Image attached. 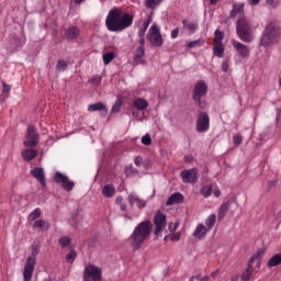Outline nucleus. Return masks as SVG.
Listing matches in <instances>:
<instances>
[{"label":"nucleus","mask_w":281,"mask_h":281,"mask_svg":"<svg viewBox=\"0 0 281 281\" xmlns=\"http://www.w3.org/2000/svg\"><path fill=\"white\" fill-rule=\"evenodd\" d=\"M142 144L144 146H150V144H153V138L150 137V134H145L143 137H142Z\"/></svg>","instance_id":"nucleus-48"},{"label":"nucleus","mask_w":281,"mask_h":281,"mask_svg":"<svg viewBox=\"0 0 281 281\" xmlns=\"http://www.w3.org/2000/svg\"><path fill=\"white\" fill-rule=\"evenodd\" d=\"M102 195L105 199H112V196H115V186L111 184H105L102 188Z\"/></svg>","instance_id":"nucleus-27"},{"label":"nucleus","mask_w":281,"mask_h":281,"mask_svg":"<svg viewBox=\"0 0 281 281\" xmlns=\"http://www.w3.org/2000/svg\"><path fill=\"white\" fill-rule=\"evenodd\" d=\"M182 25L189 31V34H194L199 30V23L188 22V20H182Z\"/></svg>","instance_id":"nucleus-30"},{"label":"nucleus","mask_w":281,"mask_h":281,"mask_svg":"<svg viewBox=\"0 0 281 281\" xmlns=\"http://www.w3.org/2000/svg\"><path fill=\"white\" fill-rule=\"evenodd\" d=\"M36 155H38V150H36L35 148H27L21 153L24 161H32L36 157Z\"/></svg>","instance_id":"nucleus-20"},{"label":"nucleus","mask_w":281,"mask_h":281,"mask_svg":"<svg viewBox=\"0 0 281 281\" xmlns=\"http://www.w3.org/2000/svg\"><path fill=\"white\" fill-rule=\"evenodd\" d=\"M34 267H36V262L34 261H26L24 266V272H23V281H31L32 276L34 273Z\"/></svg>","instance_id":"nucleus-14"},{"label":"nucleus","mask_w":281,"mask_h":281,"mask_svg":"<svg viewBox=\"0 0 281 281\" xmlns=\"http://www.w3.org/2000/svg\"><path fill=\"white\" fill-rule=\"evenodd\" d=\"M58 243L60 247L65 249V247H69V245H71V238H69L68 236H61L59 237Z\"/></svg>","instance_id":"nucleus-43"},{"label":"nucleus","mask_w":281,"mask_h":281,"mask_svg":"<svg viewBox=\"0 0 281 281\" xmlns=\"http://www.w3.org/2000/svg\"><path fill=\"white\" fill-rule=\"evenodd\" d=\"M265 248H261L259 250L256 251L255 255L251 256V258L248 261V269H254V262L256 261V259L258 260V266H260V260H262V256H265Z\"/></svg>","instance_id":"nucleus-18"},{"label":"nucleus","mask_w":281,"mask_h":281,"mask_svg":"<svg viewBox=\"0 0 281 281\" xmlns=\"http://www.w3.org/2000/svg\"><path fill=\"white\" fill-rule=\"evenodd\" d=\"M212 192H214V187H212V184L204 186L201 189V194H202V196H204V199L212 196Z\"/></svg>","instance_id":"nucleus-36"},{"label":"nucleus","mask_w":281,"mask_h":281,"mask_svg":"<svg viewBox=\"0 0 281 281\" xmlns=\"http://www.w3.org/2000/svg\"><path fill=\"white\" fill-rule=\"evenodd\" d=\"M179 36V27L171 31V38H177Z\"/></svg>","instance_id":"nucleus-60"},{"label":"nucleus","mask_w":281,"mask_h":281,"mask_svg":"<svg viewBox=\"0 0 281 281\" xmlns=\"http://www.w3.org/2000/svg\"><path fill=\"white\" fill-rule=\"evenodd\" d=\"M237 14L245 16V4H233V9L229 12L231 19H236Z\"/></svg>","instance_id":"nucleus-25"},{"label":"nucleus","mask_w":281,"mask_h":281,"mask_svg":"<svg viewBox=\"0 0 281 281\" xmlns=\"http://www.w3.org/2000/svg\"><path fill=\"white\" fill-rule=\"evenodd\" d=\"M88 111L90 112L104 111V113H106L108 110H106V104L102 102H97L88 105Z\"/></svg>","instance_id":"nucleus-31"},{"label":"nucleus","mask_w":281,"mask_h":281,"mask_svg":"<svg viewBox=\"0 0 281 281\" xmlns=\"http://www.w3.org/2000/svg\"><path fill=\"white\" fill-rule=\"evenodd\" d=\"M225 55V46L223 43H213V56L216 58H223Z\"/></svg>","instance_id":"nucleus-26"},{"label":"nucleus","mask_w":281,"mask_h":281,"mask_svg":"<svg viewBox=\"0 0 281 281\" xmlns=\"http://www.w3.org/2000/svg\"><path fill=\"white\" fill-rule=\"evenodd\" d=\"M98 239H99V236H98V235H93V236L90 238V241H89V244H88V247H92V248L98 247Z\"/></svg>","instance_id":"nucleus-51"},{"label":"nucleus","mask_w":281,"mask_h":281,"mask_svg":"<svg viewBox=\"0 0 281 281\" xmlns=\"http://www.w3.org/2000/svg\"><path fill=\"white\" fill-rule=\"evenodd\" d=\"M195 131L198 133H207L210 131V114L200 111L195 122Z\"/></svg>","instance_id":"nucleus-8"},{"label":"nucleus","mask_w":281,"mask_h":281,"mask_svg":"<svg viewBox=\"0 0 281 281\" xmlns=\"http://www.w3.org/2000/svg\"><path fill=\"white\" fill-rule=\"evenodd\" d=\"M236 34L243 43H251L254 41L251 23L247 21L245 15H240L236 21Z\"/></svg>","instance_id":"nucleus-4"},{"label":"nucleus","mask_w":281,"mask_h":281,"mask_svg":"<svg viewBox=\"0 0 281 281\" xmlns=\"http://www.w3.org/2000/svg\"><path fill=\"white\" fill-rule=\"evenodd\" d=\"M281 32L280 26L276 22H270L266 25L260 37L261 47H271L272 43H278Z\"/></svg>","instance_id":"nucleus-3"},{"label":"nucleus","mask_w":281,"mask_h":281,"mask_svg":"<svg viewBox=\"0 0 281 281\" xmlns=\"http://www.w3.org/2000/svg\"><path fill=\"white\" fill-rule=\"evenodd\" d=\"M279 265H281V254L272 256L267 263L270 268L278 267Z\"/></svg>","instance_id":"nucleus-33"},{"label":"nucleus","mask_w":281,"mask_h":281,"mask_svg":"<svg viewBox=\"0 0 281 281\" xmlns=\"http://www.w3.org/2000/svg\"><path fill=\"white\" fill-rule=\"evenodd\" d=\"M223 38H225V34L221 30H215L213 43H223Z\"/></svg>","instance_id":"nucleus-42"},{"label":"nucleus","mask_w":281,"mask_h":281,"mask_svg":"<svg viewBox=\"0 0 281 281\" xmlns=\"http://www.w3.org/2000/svg\"><path fill=\"white\" fill-rule=\"evenodd\" d=\"M164 0H145V7L147 10H155L159 3H161Z\"/></svg>","instance_id":"nucleus-37"},{"label":"nucleus","mask_w":281,"mask_h":281,"mask_svg":"<svg viewBox=\"0 0 281 281\" xmlns=\"http://www.w3.org/2000/svg\"><path fill=\"white\" fill-rule=\"evenodd\" d=\"M167 223L168 221H167L166 214H164V212L161 211H157L154 216V225H155L154 235L156 236V238H159V236H161L160 232H164V229H166Z\"/></svg>","instance_id":"nucleus-9"},{"label":"nucleus","mask_w":281,"mask_h":281,"mask_svg":"<svg viewBox=\"0 0 281 281\" xmlns=\"http://www.w3.org/2000/svg\"><path fill=\"white\" fill-rule=\"evenodd\" d=\"M233 144L238 147L243 144V135L236 134L233 136Z\"/></svg>","instance_id":"nucleus-50"},{"label":"nucleus","mask_w":281,"mask_h":281,"mask_svg":"<svg viewBox=\"0 0 281 281\" xmlns=\"http://www.w3.org/2000/svg\"><path fill=\"white\" fill-rule=\"evenodd\" d=\"M186 161H188V164H190V162L194 161V157H192V156H187V157H186Z\"/></svg>","instance_id":"nucleus-64"},{"label":"nucleus","mask_w":281,"mask_h":281,"mask_svg":"<svg viewBox=\"0 0 281 281\" xmlns=\"http://www.w3.org/2000/svg\"><path fill=\"white\" fill-rule=\"evenodd\" d=\"M41 252V244L38 241H34L31 248V256L26 261L36 262V255Z\"/></svg>","instance_id":"nucleus-22"},{"label":"nucleus","mask_w":281,"mask_h":281,"mask_svg":"<svg viewBox=\"0 0 281 281\" xmlns=\"http://www.w3.org/2000/svg\"><path fill=\"white\" fill-rule=\"evenodd\" d=\"M103 58V65H110V63H113V59L115 58V53L110 52V53H105L102 56Z\"/></svg>","instance_id":"nucleus-39"},{"label":"nucleus","mask_w":281,"mask_h":281,"mask_svg":"<svg viewBox=\"0 0 281 281\" xmlns=\"http://www.w3.org/2000/svg\"><path fill=\"white\" fill-rule=\"evenodd\" d=\"M138 43H139V45L137 47L144 49V47L146 45V38L145 37H139Z\"/></svg>","instance_id":"nucleus-59"},{"label":"nucleus","mask_w":281,"mask_h":281,"mask_svg":"<svg viewBox=\"0 0 281 281\" xmlns=\"http://www.w3.org/2000/svg\"><path fill=\"white\" fill-rule=\"evenodd\" d=\"M240 280V274H234L232 278H231V281H238Z\"/></svg>","instance_id":"nucleus-63"},{"label":"nucleus","mask_w":281,"mask_h":281,"mask_svg":"<svg viewBox=\"0 0 281 281\" xmlns=\"http://www.w3.org/2000/svg\"><path fill=\"white\" fill-rule=\"evenodd\" d=\"M76 258H78V251L71 248L66 255V262H68V265H74V262L76 261Z\"/></svg>","instance_id":"nucleus-32"},{"label":"nucleus","mask_w":281,"mask_h":281,"mask_svg":"<svg viewBox=\"0 0 281 281\" xmlns=\"http://www.w3.org/2000/svg\"><path fill=\"white\" fill-rule=\"evenodd\" d=\"M101 280H102L101 268L93 265H88L85 267L83 281H101Z\"/></svg>","instance_id":"nucleus-7"},{"label":"nucleus","mask_w":281,"mask_h":281,"mask_svg":"<svg viewBox=\"0 0 281 281\" xmlns=\"http://www.w3.org/2000/svg\"><path fill=\"white\" fill-rule=\"evenodd\" d=\"M171 240H172L173 243H177V241L181 240V235L176 234V235L171 236Z\"/></svg>","instance_id":"nucleus-62"},{"label":"nucleus","mask_w":281,"mask_h":281,"mask_svg":"<svg viewBox=\"0 0 281 281\" xmlns=\"http://www.w3.org/2000/svg\"><path fill=\"white\" fill-rule=\"evenodd\" d=\"M41 214H42L41 209L40 207L35 209L33 212L29 214V221H35V222L38 221V218H41Z\"/></svg>","instance_id":"nucleus-40"},{"label":"nucleus","mask_w":281,"mask_h":281,"mask_svg":"<svg viewBox=\"0 0 281 281\" xmlns=\"http://www.w3.org/2000/svg\"><path fill=\"white\" fill-rule=\"evenodd\" d=\"M207 232H210L205 225L203 224H198V226L195 227L194 232H193V236L194 238H198L199 240H203V238H205V236H207Z\"/></svg>","instance_id":"nucleus-17"},{"label":"nucleus","mask_w":281,"mask_h":281,"mask_svg":"<svg viewBox=\"0 0 281 281\" xmlns=\"http://www.w3.org/2000/svg\"><path fill=\"white\" fill-rule=\"evenodd\" d=\"M67 67H69V64L64 59H59L56 64V71H67Z\"/></svg>","instance_id":"nucleus-41"},{"label":"nucleus","mask_w":281,"mask_h":281,"mask_svg":"<svg viewBox=\"0 0 281 281\" xmlns=\"http://www.w3.org/2000/svg\"><path fill=\"white\" fill-rule=\"evenodd\" d=\"M153 14H154V12L151 11L150 14L148 15V18L143 22V27L145 30H148V25H150L153 23Z\"/></svg>","instance_id":"nucleus-52"},{"label":"nucleus","mask_w":281,"mask_h":281,"mask_svg":"<svg viewBox=\"0 0 281 281\" xmlns=\"http://www.w3.org/2000/svg\"><path fill=\"white\" fill-rule=\"evenodd\" d=\"M205 225L209 232H212V228L214 225H216V214H211L206 220H205Z\"/></svg>","instance_id":"nucleus-35"},{"label":"nucleus","mask_w":281,"mask_h":281,"mask_svg":"<svg viewBox=\"0 0 281 281\" xmlns=\"http://www.w3.org/2000/svg\"><path fill=\"white\" fill-rule=\"evenodd\" d=\"M277 183H278V180L270 181L268 183L267 192H271V190H273V188H276Z\"/></svg>","instance_id":"nucleus-57"},{"label":"nucleus","mask_w":281,"mask_h":281,"mask_svg":"<svg viewBox=\"0 0 281 281\" xmlns=\"http://www.w3.org/2000/svg\"><path fill=\"white\" fill-rule=\"evenodd\" d=\"M161 34V31L159 30V26H157V24H153L149 29V34L148 36H156Z\"/></svg>","instance_id":"nucleus-47"},{"label":"nucleus","mask_w":281,"mask_h":281,"mask_svg":"<svg viewBox=\"0 0 281 281\" xmlns=\"http://www.w3.org/2000/svg\"><path fill=\"white\" fill-rule=\"evenodd\" d=\"M127 199H128L130 205H131L132 207L134 206V204H136L137 207H139V210L146 207V201L139 199V198H138L137 195H135V194H132V193H131Z\"/></svg>","instance_id":"nucleus-19"},{"label":"nucleus","mask_w":281,"mask_h":281,"mask_svg":"<svg viewBox=\"0 0 281 281\" xmlns=\"http://www.w3.org/2000/svg\"><path fill=\"white\" fill-rule=\"evenodd\" d=\"M251 276H254V269L246 268L241 273V281H249L251 280Z\"/></svg>","instance_id":"nucleus-38"},{"label":"nucleus","mask_w":281,"mask_h":281,"mask_svg":"<svg viewBox=\"0 0 281 281\" xmlns=\"http://www.w3.org/2000/svg\"><path fill=\"white\" fill-rule=\"evenodd\" d=\"M148 29H144V26H142L139 30H138V38H144V36H146V31Z\"/></svg>","instance_id":"nucleus-58"},{"label":"nucleus","mask_w":281,"mask_h":281,"mask_svg":"<svg viewBox=\"0 0 281 281\" xmlns=\"http://www.w3.org/2000/svg\"><path fill=\"white\" fill-rule=\"evenodd\" d=\"M115 203L116 205H122L124 203V198L122 195L116 196Z\"/></svg>","instance_id":"nucleus-61"},{"label":"nucleus","mask_w":281,"mask_h":281,"mask_svg":"<svg viewBox=\"0 0 281 281\" xmlns=\"http://www.w3.org/2000/svg\"><path fill=\"white\" fill-rule=\"evenodd\" d=\"M147 38L153 47H161V45H164V37L161 34L147 35Z\"/></svg>","instance_id":"nucleus-23"},{"label":"nucleus","mask_w":281,"mask_h":281,"mask_svg":"<svg viewBox=\"0 0 281 281\" xmlns=\"http://www.w3.org/2000/svg\"><path fill=\"white\" fill-rule=\"evenodd\" d=\"M144 56H146V50L144 48L137 47L133 58L134 65H146Z\"/></svg>","instance_id":"nucleus-16"},{"label":"nucleus","mask_w":281,"mask_h":281,"mask_svg":"<svg viewBox=\"0 0 281 281\" xmlns=\"http://www.w3.org/2000/svg\"><path fill=\"white\" fill-rule=\"evenodd\" d=\"M88 82L91 85H95V87H100L102 85V76L94 75L88 80Z\"/></svg>","instance_id":"nucleus-44"},{"label":"nucleus","mask_w":281,"mask_h":281,"mask_svg":"<svg viewBox=\"0 0 281 281\" xmlns=\"http://www.w3.org/2000/svg\"><path fill=\"white\" fill-rule=\"evenodd\" d=\"M192 100L201 110H205V106H207V103L205 102V100H202V98L196 97V98H192Z\"/></svg>","instance_id":"nucleus-45"},{"label":"nucleus","mask_w":281,"mask_h":281,"mask_svg":"<svg viewBox=\"0 0 281 281\" xmlns=\"http://www.w3.org/2000/svg\"><path fill=\"white\" fill-rule=\"evenodd\" d=\"M134 14L122 11L121 8H113L109 11L105 19V27L109 32H124L133 25Z\"/></svg>","instance_id":"nucleus-1"},{"label":"nucleus","mask_w":281,"mask_h":281,"mask_svg":"<svg viewBox=\"0 0 281 281\" xmlns=\"http://www.w3.org/2000/svg\"><path fill=\"white\" fill-rule=\"evenodd\" d=\"M53 180L57 183V186H60L63 190H65L66 192H71V190L76 188V182H74V180H70L69 176L64 175L60 171L55 172Z\"/></svg>","instance_id":"nucleus-6"},{"label":"nucleus","mask_w":281,"mask_h":281,"mask_svg":"<svg viewBox=\"0 0 281 281\" xmlns=\"http://www.w3.org/2000/svg\"><path fill=\"white\" fill-rule=\"evenodd\" d=\"M135 166L139 167L142 164H144V158L142 156H136L134 159Z\"/></svg>","instance_id":"nucleus-55"},{"label":"nucleus","mask_w":281,"mask_h":281,"mask_svg":"<svg viewBox=\"0 0 281 281\" xmlns=\"http://www.w3.org/2000/svg\"><path fill=\"white\" fill-rule=\"evenodd\" d=\"M133 106L136 108L137 111H146L148 109V101L143 98H138L134 100Z\"/></svg>","instance_id":"nucleus-29"},{"label":"nucleus","mask_w":281,"mask_h":281,"mask_svg":"<svg viewBox=\"0 0 281 281\" xmlns=\"http://www.w3.org/2000/svg\"><path fill=\"white\" fill-rule=\"evenodd\" d=\"M34 229H38V232H48L50 224L45 220H37L33 223Z\"/></svg>","instance_id":"nucleus-21"},{"label":"nucleus","mask_w":281,"mask_h":281,"mask_svg":"<svg viewBox=\"0 0 281 281\" xmlns=\"http://www.w3.org/2000/svg\"><path fill=\"white\" fill-rule=\"evenodd\" d=\"M203 43H205V41L203 40H195L192 41L188 44L189 49H194V47H201V45H203Z\"/></svg>","instance_id":"nucleus-46"},{"label":"nucleus","mask_w":281,"mask_h":281,"mask_svg":"<svg viewBox=\"0 0 281 281\" xmlns=\"http://www.w3.org/2000/svg\"><path fill=\"white\" fill-rule=\"evenodd\" d=\"M122 104H123L122 95H117L111 109V113H120V111H122Z\"/></svg>","instance_id":"nucleus-34"},{"label":"nucleus","mask_w":281,"mask_h":281,"mask_svg":"<svg viewBox=\"0 0 281 281\" xmlns=\"http://www.w3.org/2000/svg\"><path fill=\"white\" fill-rule=\"evenodd\" d=\"M168 227H169L170 234H175V232H177V227H179V224L169 223Z\"/></svg>","instance_id":"nucleus-56"},{"label":"nucleus","mask_w":281,"mask_h":281,"mask_svg":"<svg viewBox=\"0 0 281 281\" xmlns=\"http://www.w3.org/2000/svg\"><path fill=\"white\" fill-rule=\"evenodd\" d=\"M205 95H207V83L204 80H199L193 88L192 98H205Z\"/></svg>","instance_id":"nucleus-11"},{"label":"nucleus","mask_w":281,"mask_h":281,"mask_svg":"<svg viewBox=\"0 0 281 281\" xmlns=\"http://www.w3.org/2000/svg\"><path fill=\"white\" fill-rule=\"evenodd\" d=\"M1 83H2V93L9 94L10 91H12V86L7 85V82L3 80L1 81Z\"/></svg>","instance_id":"nucleus-53"},{"label":"nucleus","mask_w":281,"mask_h":281,"mask_svg":"<svg viewBox=\"0 0 281 281\" xmlns=\"http://www.w3.org/2000/svg\"><path fill=\"white\" fill-rule=\"evenodd\" d=\"M153 234V222L150 220H145L138 223L132 235L128 237V243L134 251H139L144 247V243L150 238Z\"/></svg>","instance_id":"nucleus-2"},{"label":"nucleus","mask_w":281,"mask_h":281,"mask_svg":"<svg viewBox=\"0 0 281 281\" xmlns=\"http://www.w3.org/2000/svg\"><path fill=\"white\" fill-rule=\"evenodd\" d=\"M198 175H199L198 168L184 169L180 172L182 183H198L199 182Z\"/></svg>","instance_id":"nucleus-10"},{"label":"nucleus","mask_w":281,"mask_h":281,"mask_svg":"<svg viewBox=\"0 0 281 281\" xmlns=\"http://www.w3.org/2000/svg\"><path fill=\"white\" fill-rule=\"evenodd\" d=\"M41 139V135L36 132V126L29 125L25 133V140L23 142L25 148H36L38 146V142Z\"/></svg>","instance_id":"nucleus-5"},{"label":"nucleus","mask_w":281,"mask_h":281,"mask_svg":"<svg viewBox=\"0 0 281 281\" xmlns=\"http://www.w3.org/2000/svg\"><path fill=\"white\" fill-rule=\"evenodd\" d=\"M31 175L36 179V181H40L42 188H47V182L45 181V169H43V167H35L31 170Z\"/></svg>","instance_id":"nucleus-12"},{"label":"nucleus","mask_w":281,"mask_h":281,"mask_svg":"<svg viewBox=\"0 0 281 281\" xmlns=\"http://www.w3.org/2000/svg\"><path fill=\"white\" fill-rule=\"evenodd\" d=\"M80 36V29L78 26H69L65 32L66 41H76Z\"/></svg>","instance_id":"nucleus-15"},{"label":"nucleus","mask_w":281,"mask_h":281,"mask_svg":"<svg viewBox=\"0 0 281 281\" xmlns=\"http://www.w3.org/2000/svg\"><path fill=\"white\" fill-rule=\"evenodd\" d=\"M233 47L237 52L240 58H248L249 56V46L240 43V42H233Z\"/></svg>","instance_id":"nucleus-13"},{"label":"nucleus","mask_w":281,"mask_h":281,"mask_svg":"<svg viewBox=\"0 0 281 281\" xmlns=\"http://www.w3.org/2000/svg\"><path fill=\"white\" fill-rule=\"evenodd\" d=\"M183 199L184 198L180 192H176L168 198L166 205L170 206L175 205V203H183Z\"/></svg>","instance_id":"nucleus-24"},{"label":"nucleus","mask_w":281,"mask_h":281,"mask_svg":"<svg viewBox=\"0 0 281 281\" xmlns=\"http://www.w3.org/2000/svg\"><path fill=\"white\" fill-rule=\"evenodd\" d=\"M125 175L128 177V175H139V170L135 169L133 165H130L128 167H125Z\"/></svg>","instance_id":"nucleus-49"},{"label":"nucleus","mask_w":281,"mask_h":281,"mask_svg":"<svg viewBox=\"0 0 281 281\" xmlns=\"http://www.w3.org/2000/svg\"><path fill=\"white\" fill-rule=\"evenodd\" d=\"M229 205H232V202L227 201L220 206L217 214L218 221H223V218H225V215L229 212Z\"/></svg>","instance_id":"nucleus-28"},{"label":"nucleus","mask_w":281,"mask_h":281,"mask_svg":"<svg viewBox=\"0 0 281 281\" xmlns=\"http://www.w3.org/2000/svg\"><path fill=\"white\" fill-rule=\"evenodd\" d=\"M228 69H229V59L226 58L222 63V71H224V74H227Z\"/></svg>","instance_id":"nucleus-54"}]
</instances>
